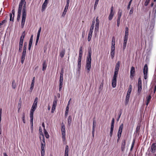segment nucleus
I'll return each instance as SVG.
<instances>
[{
	"mask_svg": "<svg viewBox=\"0 0 156 156\" xmlns=\"http://www.w3.org/2000/svg\"><path fill=\"white\" fill-rule=\"evenodd\" d=\"M120 62L118 61L116 63L115 69V71L113 77L112 79V85L113 88L116 87L117 84V77L118 74L119 69L120 67Z\"/></svg>",
	"mask_w": 156,
	"mask_h": 156,
	"instance_id": "f257e3e1",
	"label": "nucleus"
},
{
	"mask_svg": "<svg viewBox=\"0 0 156 156\" xmlns=\"http://www.w3.org/2000/svg\"><path fill=\"white\" fill-rule=\"evenodd\" d=\"M92 53L91 48H89L88 49V54L86 59V65L85 67V69L87 70L88 73H89L91 68L92 61L91 56Z\"/></svg>",
	"mask_w": 156,
	"mask_h": 156,
	"instance_id": "f03ea898",
	"label": "nucleus"
},
{
	"mask_svg": "<svg viewBox=\"0 0 156 156\" xmlns=\"http://www.w3.org/2000/svg\"><path fill=\"white\" fill-rule=\"evenodd\" d=\"M22 10V17L21 21V27L23 28L26 21V17L27 15V12L26 10V3H24L23 6Z\"/></svg>",
	"mask_w": 156,
	"mask_h": 156,
	"instance_id": "7ed1b4c3",
	"label": "nucleus"
},
{
	"mask_svg": "<svg viewBox=\"0 0 156 156\" xmlns=\"http://www.w3.org/2000/svg\"><path fill=\"white\" fill-rule=\"evenodd\" d=\"M82 48V46L80 47L79 51V56L78 58L77 65V71L79 72L80 71L81 69V59L83 55Z\"/></svg>",
	"mask_w": 156,
	"mask_h": 156,
	"instance_id": "20e7f679",
	"label": "nucleus"
},
{
	"mask_svg": "<svg viewBox=\"0 0 156 156\" xmlns=\"http://www.w3.org/2000/svg\"><path fill=\"white\" fill-rule=\"evenodd\" d=\"M38 98L37 97L35 98L33 104L30 109V113H34V112L35 110L37 104Z\"/></svg>",
	"mask_w": 156,
	"mask_h": 156,
	"instance_id": "39448f33",
	"label": "nucleus"
},
{
	"mask_svg": "<svg viewBox=\"0 0 156 156\" xmlns=\"http://www.w3.org/2000/svg\"><path fill=\"white\" fill-rule=\"evenodd\" d=\"M141 125V123H138L137 125L136 130L134 133L135 137L138 136H139L140 132V128Z\"/></svg>",
	"mask_w": 156,
	"mask_h": 156,
	"instance_id": "423d86ee",
	"label": "nucleus"
},
{
	"mask_svg": "<svg viewBox=\"0 0 156 156\" xmlns=\"http://www.w3.org/2000/svg\"><path fill=\"white\" fill-rule=\"evenodd\" d=\"M148 72V67L147 64H145L143 68V73L144 75V79L146 80L148 78L147 73Z\"/></svg>",
	"mask_w": 156,
	"mask_h": 156,
	"instance_id": "0eeeda50",
	"label": "nucleus"
},
{
	"mask_svg": "<svg viewBox=\"0 0 156 156\" xmlns=\"http://www.w3.org/2000/svg\"><path fill=\"white\" fill-rule=\"evenodd\" d=\"M30 130L32 133L33 131V118L34 113H30Z\"/></svg>",
	"mask_w": 156,
	"mask_h": 156,
	"instance_id": "6e6552de",
	"label": "nucleus"
},
{
	"mask_svg": "<svg viewBox=\"0 0 156 156\" xmlns=\"http://www.w3.org/2000/svg\"><path fill=\"white\" fill-rule=\"evenodd\" d=\"M61 132L62 135V138L64 140L65 139V136H66V131L65 126L64 125L63 122L62 123L61 125Z\"/></svg>",
	"mask_w": 156,
	"mask_h": 156,
	"instance_id": "1a4fd4ad",
	"label": "nucleus"
},
{
	"mask_svg": "<svg viewBox=\"0 0 156 156\" xmlns=\"http://www.w3.org/2000/svg\"><path fill=\"white\" fill-rule=\"evenodd\" d=\"M114 8L112 6L111 8V10L109 16H108V20L110 21L112 20L114 16L115 12L113 11Z\"/></svg>",
	"mask_w": 156,
	"mask_h": 156,
	"instance_id": "9d476101",
	"label": "nucleus"
},
{
	"mask_svg": "<svg viewBox=\"0 0 156 156\" xmlns=\"http://www.w3.org/2000/svg\"><path fill=\"white\" fill-rule=\"evenodd\" d=\"M135 68L134 67L132 66L130 70V78L131 79H133L135 76Z\"/></svg>",
	"mask_w": 156,
	"mask_h": 156,
	"instance_id": "9b49d317",
	"label": "nucleus"
},
{
	"mask_svg": "<svg viewBox=\"0 0 156 156\" xmlns=\"http://www.w3.org/2000/svg\"><path fill=\"white\" fill-rule=\"evenodd\" d=\"M49 0H45L44 3L42 5V8L41 10L42 12H43L45 9L48 3Z\"/></svg>",
	"mask_w": 156,
	"mask_h": 156,
	"instance_id": "f8f14e48",
	"label": "nucleus"
},
{
	"mask_svg": "<svg viewBox=\"0 0 156 156\" xmlns=\"http://www.w3.org/2000/svg\"><path fill=\"white\" fill-rule=\"evenodd\" d=\"M126 141V139H124L122 140L121 145V150L122 151H125Z\"/></svg>",
	"mask_w": 156,
	"mask_h": 156,
	"instance_id": "ddd939ff",
	"label": "nucleus"
},
{
	"mask_svg": "<svg viewBox=\"0 0 156 156\" xmlns=\"http://www.w3.org/2000/svg\"><path fill=\"white\" fill-rule=\"evenodd\" d=\"M150 151L153 153H154L156 152V143H152L151 146Z\"/></svg>",
	"mask_w": 156,
	"mask_h": 156,
	"instance_id": "4468645a",
	"label": "nucleus"
},
{
	"mask_svg": "<svg viewBox=\"0 0 156 156\" xmlns=\"http://www.w3.org/2000/svg\"><path fill=\"white\" fill-rule=\"evenodd\" d=\"M123 128V123H122L119 126L118 131L117 132V135H122Z\"/></svg>",
	"mask_w": 156,
	"mask_h": 156,
	"instance_id": "2eb2a0df",
	"label": "nucleus"
},
{
	"mask_svg": "<svg viewBox=\"0 0 156 156\" xmlns=\"http://www.w3.org/2000/svg\"><path fill=\"white\" fill-rule=\"evenodd\" d=\"M155 18H152L150 22V28L152 30L154 28L155 24Z\"/></svg>",
	"mask_w": 156,
	"mask_h": 156,
	"instance_id": "dca6fc26",
	"label": "nucleus"
},
{
	"mask_svg": "<svg viewBox=\"0 0 156 156\" xmlns=\"http://www.w3.org/2000/svg\"><path fill=\"white\" fill-rule=\"evenodd\" d=\"M128 39V37H124L123 39V50H124L126 48Z\"/></svg>",
	"mask_w": 156,
	"mask_h": 156,
	"instance_id": "f3484780",
	"label": "nucleus"
},
{
	"mask_svg": "<svg viewBox=\"0 0 156 156\" xmlns=\"http://www.w3.org/2000/svg\"><path fill=\"white\" fill-rule=\"evenodd\" d=\"M25 3H26L25 0H21L19 5L18 10H22L23 6Z\"/></svg>",
	"mask_w": 156,
	"mask_h": 156,
	"instance_id": "a211bd4d",
	"label": "nucleus"
},
{
	"mask_svg": "<svg viewBox=\"0 0 156 156\" xmlns=\"http://www.w3.org/2000/svg\"><path fill=\"white\" fill-rule=\"evenodd\" d=\"M99 23H96L95 25V27L94 30V34L96 35L98 32L99 29Z\"/></svg>",
	"mask_w": 156,
	"mask_h": 156,
	"instance_id": "6ab92c4d",
	"label": "nucleus"
},
{
	"mask_svg": "<svg viewBox=\"0 0 156 156\" xmlns=\"http://www.w3.org/2000/svg\"><path fill=\"white\" fill-rule=\"evenodd\" d=\"M17 83H16L14 80H12V87L13 89H15L17 86Z\"/></svg>",
	"mask_w": 156,
	"mask_h": 156,
	"instance_id": "aec40b11",
	"label": "nucleus"
},
{
	"mask_svg": "<svg viewBox=\"0 0 156 156\" xmlns=\"http://www.w3.org/2000/svg\"><path fill=\"white\" fill-rule=\"evenodd\" d=\"M42 142L41 141V147L42 146H43V148H44V147L45 146V140L44 137V136H42Z\"/></svg>",
	"mask_w": 156,
	"mask_h": 156,
	"instance_id": "412c9836",
	"label": "nucleus"
},
{
	"mask_svg": "<svg viewBox=\"0 0 156 156\" xmlns=\"http://www.w3.org/2000/svg\"><path fill=\"white\" fill-rule=\"evenodd\" d=\"M22 10H18L17 16V22H19L20 19V16L21 15V12Z\"/></svg>",
	"mask_w": 156,
	"mask_h": 156,
	"instance_id": "4be33fe9",
	"label": "nucleus"
},
{
	"mask_svg": "<svg viewBox=\"0 0 156 156\" xmlns=\"http://www.w3.org/2000/svg\"><path fill=\"white\" fill-rule=\"evenodd\" d=\"M47 67V65L46 63V61L44 60L43 61L42 64V71H45Z\"/></svg>",
	"mask_w": 156,
	"mask_h": 156,
	"instance_id": "5701e85b",
	"label": "nucleus"
},
{
	"mask_svg": "<svg viewBox=\"0 0 156 156\" xmlns=\"http://www.w3.org/2000/svg\"><path fill=\"white\" fill-rule=\"evenodd\" d=\"M137 94L138 95H140L142 90V85H137Z\"/></svg>",
	"mask_w": 156,
	"mask_h": 156,
	"instance_id": "b1692460",
	"label": "nucleus"
},
{
	"mask_svg": "<svg viewBox=\"0 0 156 156\" xmlns=\"http://www.w3.org/2000/svg\"><path fill=\"white\" fill-rule=\"evenodd\" d=\"M69 155V147L68 145L66 146L64 156H68Z\"/></svg>",
	"mask_w": 156,
	"mask_h": 156,
	"instance_id": "393cba45",
	"label": "nucleus"
},
{
	"mask_svg": "<svg viewBox=\"0 0 156 156\" xmlns=\"http://www.w3.org/2000/svg\"><path fill=\"white\" fill-rule=\"evenodd\" d=\"M130 95L127 94L126 98V99H125V104L126 105L129 101V99Z\"/></svg>",
	"mask_w": 156,
	"mask_h": 156,
	"instance_id": "a878e982",
	"label": "nucleus"
},
{
	"mask_svg": "<svg viewBox=\"0 0 156 156\" xmlns=\"http://www.w3.org/2000/svg\"><path fill=\"white\" fill-rule=\"evenodd\" d=\"M72 117L71 115H69L68 119H67V122H68V124L69 125V126H70L71 125V123L72 122Z\"/></svg>",
	"mask_w": 156,
	"mask_h": 156,
	"instance_id": "bb28decb",
	"label": "nucleus"
},
{
	"mask_svg": "<svg viewBox=\"0 0 156 156\" xmlns=\"http://www.w3.org/2000/svg\"><path fill=\"white\" fill-rule=\"evenodd\" d=\"M57 101L58 100L55 97L53 101V104L52 107L56 108V107L57 105Z\"/></svg>",
	"mask_w": 156,
	"mask_h": 156,
	"instance_id": "cd10ccee",
	"label": "nucleus"
},
{
	"mask_svg": "<svg viewBox=\"0 0 156 156\" xmlns=\"http://www.w3.org/2000/svg\"><path fill=\"white\" fill-rule=\"evenodd\" d=\"M132 89V86L130 84L129 86V87L128 89L127 94L130 95Z\"/></svg>",
	"mask_w": 156,
	"mask_h": 156,
	"instance_id": "c85d7f7f",
	"label": "nucleus"
},
{
	"mask_svg": "<svg viewBox=\"0 0 156 156\" xmlns=\"http://www.w3.org/2000/svg\"><path fill=\"white\" fill-rule=\"evenodd\" d=\"M65 49H63L60 52L59 55L61 58H62L64 56L65 54Z\"/></svg>",
	"mask_w": 156,
	"mask_h": 156,
	"instance_id": "c756f323",
	"label": "nucleus"
},
{
	"mask_svg": "<svg viewBox=\"0 0 156 156\" xmlns=\"http://www.w3.org/2000/svg\"><path fill=\"white\" fill-rule=\"evenodd\" d=\"M44 133L46 138L47 139H48L49 138L50 136L48 134V133L46 129H44Z\"/></svg>",
	"mask_w": 156,
	"mask_h": 156,
	"instance_id": "7c9ffc66",
	"label": "nucleus"
},
{
	"mask_svg": "<svg viewBox=\"0 0 156 156\" xmlns=\"http://www.w3.org/2000/svg\"><path fill=\"white\" fill-rule=\"evenodd\" d=\"M43 146H42L41 147V156H44L45 154V150L44 148H43Z\"/></svg>",
	"mask_w": 156,
	"mask_h": 156,
	"instance_id": "2f4dec72",
	"label": "nucleus"
},
{
	"mask_svg": "<svg viewBox=\"0 0 156 156\" xmlns=\"http://www.w3.org/2000/svg\"><path fill=\"white\" fill-rule=\"evenodd\" d=\"M95 23V21L94 20H93L92 21L91 25L90 27V30H94V24Z\"/></svg>",
	"mask_w": 156,
	"mask_h": 156,
	"instance_id": "473e14b6",
	"label": "nucleus"
},
{
	"mask_svg": "<svg viewBox=\"0 0 156 156\" xmlns=\"http://www.w3.org/2000/svg\"><path fill=\"white\" fill-rule=\"evenodd\" d=\"M122 110L120 109L119 111V112L118 114V117L117 119L116 120L117 121H118L119 120V119L120 118L121 116L122 115Z\"/></svg>",
	"mask_w": 156,
	"mask_h": 156,
	"instance_id": "72a5a7b5",
	"label": "nucleus"
},
{
	"mask_svg": "<svg viewBox=\"0 0 156 156\" xmlns=\"http://www.w3.org/2000/svg\"><path fill=\"white\" fill-rule=\"evenodd\" d=\"M9 21H12L13 22L14 21V18L15 16H13V15L11 14V13H9Z\"/></svg>",
	"mask_w": 156,
	"mask_h": 156,
	"instance_id": "f704fd0d",
	"label": "nucleus"
},
{
	"mask_svg": "<svg viewBox=\"0 0 156 156\" xmlns=\"http://www.w3.org/2000/svg\"><path fill=\"white\" fill-rule=\"evenodd\" d=\"M96 122L95 120V117L93 119L92 129H95L96 126Z\"/></svg>",
	"mask_w": 156,
	"mask_h": 156,
	"instance_id": "c9c22d12",
	"label": "nucleus"
},
{
	"mask_svg": "<svg viewBox=\"0 0 156 156\" xmlns=\"http://www.w3.org/2000/svg\"><path fill=\"white\" fill-rule=\"evenodd\" d=\"M155 7H156V8L155 9L154 8V9L153 10V18H155L156 16V6L155 5Z\"/></svg>",
	"mask_w": 156,
	"mask_h": 156,
	"instance_id": "e433bc0d",
	"label": "nucleus"
},
{
	"mask_svg": "<svg viewBox=\"0 0 156 156\" xmlns=\"http://www.w3.org/2000/svg\"><path fill=\"white\" fill-rule=\"evenodd\" d=\"M41 30V27H40L38 31V32H37V37L39 38Z\"/></svg>",
	"mask_w": 156,
	"mask_h": 156,
	"instance_id": "4c0bfd02",
	"label": "nucleus"
},
{
	"mask_svg": "<svg viewBox=\"0 0 156 156\" xmlns=\"http://www.w3.org/2000/svg\"><path fill=\"white\" fill-rule=\"evenodd\" d=\"M26 51L27 50H23V52L22 53V55L21 57H24L25 58V56L26 55Z\"/></svg>",
	"mask_w": 156,
	"mask_h": 156,
	"instance_id": "58836bf2",
	"label": "nucleus"
},
{
	"mask_svg": "<svg viewBox=\"0 0 156 156\" xmlns=\"http://www.w3.org/2000/svg\"><path fill=\"white\" fill-rule=\"evenodd\" d=\"M151 94L147 96L146 97V100L147 101H148L150 102V100L151 99Z\"/></svg>",
	"mask_w": 156,
	"mask_h": 156,
	"instance_id": "ea45409f",
	"label": "nucleus"
},
{
	"mask_svg": "<svg viewBox=\"0 0 156 156\" xmlns=\"http://www.w3.org/2000/svg\"><path fill=\"white\" fill-rule=\"evenodd\" d=\"M99 1H98L95 0L94 7V10L96 9Z\"/></svg>",
	"mask_w": 156,
	"mask_h": 156,
	"instance_id": "a19ab883",
	"label": "nucleus"
},
{
	"mask_svg": "<svg viewBox=\"0 0 156 156\" xmlns=\"http://www.w3.org/2000/svg\"><path fill=\"white\" fill-rule=\"evenodd\" d=\"M132 1L133 0H130L128 4L127 5V10H129L130 9L131 5V4Z\"/></svg>",
	"mask_w": 156,
	"mask_h": 156,
	"instance_id": "79ce46f5",
	"label": "nucleus"
},
{
	"mask_svg": "<svg viewBox=\"0 0 156 156\" xmlns=\"http://www.w3.org/2000/svg\"><path fill=\"white\" fill-rule=\"evenodd\" d=\"M153 85H155L156 83V75H154L153 76Z\"/></svg>",
	"mask_w": 156,
	"mask_h": 156,
	"instance_id": "37998d69",
	"label": "nucleus"
},
{
	"mask_svg": "<svg viewBox=\"0 0 156 156\" xmlns=\"http://www.w3.org/2000/svg\"><path fill=\"white\" fill-rule=\"evenodd\" d=\"M93 30H90L88 34V36L92 37Z\"/></svg>",
	"mask_w": 156,
	"mask_h": 156,
	"instance_id": "c03bdc74",
	"label": "nucleus"
},
{
	"mask_svg": "<svg viewBox=\"0 0 156 156\" xmlns=\"http://www.w3.org/2000/svg\"><path fill=\"white\" fill-rule=\"evenodd\" d=\"M39 132L40 134V135H41L42 136H44V134L43 133V132H42V129L41 126H40L39 127Z\"/></svg>",
	"mask_w": 156,
	"mask_h": 156,
	"instance_id": "a18cd8bd",
	"label": "nucleus"
},
{
	"mask_svg": "<svg viewBox=\"0 0 156 156\" xmlns=\"http://www.w3.org/2000/svg\"><path fill=\"white\" fill-rule=\"evenodd\" d=\"M151 0H146L144 3V5L145 6H147Z\"/></svg>",
	"mask_w": 156,
	"mask_h": 156,
	"instance_id": "49530a36",
	"label": "nucleus"
},
{
	"mask_svg": "<svg viewBox=\"0 0 156 156\" xmlns=\"http://www.w3.org/2000/svg\"><path fill=\"white\" fill-rule=\"evenodd\" d=\"M115 51H111L110 52V55L112 59H113L115 55Z\"/></svg>",
	"mask_w": 156,
	"mask_h": 156,
	"instance_id": "de8ad7c7",
	"label": "nucleus"
},
{
	"mask_svg": "<svg viewBox=\"0 0 156 156\" xmlns=\"http://www.w3.org/2000/svg\"><path fill=\"white\" fill-rule=\"evenodd\" d=\"M133 7L131 8L130 9L129 13V16H131L133 13Z\"/></svg>",
	"mask_w": 156,
	"mask_h": 156,
	"instance_id": "09e8293b",
	"label": "nucleus"
},
{
	"mask_svg": "<svg viewBox=\"0 0 156 156\" xmlns=\"http://www.w3.org/2000/svg\"><path fill=\"white\" fill-rule=\"evenodd\" d=\"M26 35L25 31H23L22 34L21 36L20 37H22L23 38H24L25 36Z\"/></svg>",
	"mask_w": 156,
	"mask_h": 156,
	"instance_id": "8fccbe9b",
	"label": "nucleus"
},
{
	"mask_svg": "<svg viewBox=\"0 0 156 156\" xmlns=\"http://www.w3.org/2000/svg\"><path fill=\"white\" fill-rule=\"evenodd\" d=\"M138 85H142L141 79L140 77H139L138 78Z\"/></svg>",
	"mask_w": 156,
	"mask_h": 156,
	"instance_id": "3c124183",
	"label": "nucleus"
},
{
	"mask_svg": "<svg viewBox=\"0 0 156 156\" xmlns=\"http://www.w3.org/2000/svg\"><path fill=\"white\" fill-rule=\"evenodd\" d=\"M27 43L26 42H24L23 47V49L27 50Z\"/></svg>",
	"mask_w": 156,
	"mask_h": 156,
	"instance_id": "603ef678",
	"label": "nucleus"
},
{
	"mask_svg": "<svg viewBox=\"0 0 156 156\" xmlns=\"http://www.w3.org/2000/svg\"><path fill=\"white\" fill-rule=\"evenodd\" d=\"M120 19H117V25L118 27H119L120 25Z\"/></svg>",
	"mask_w": 156,
	"mask_h": 156,
	"instance_id": "864d4df0",
	"label": "nucleus"
},
{
	"mask_svg": "<svg viewBox=\"0 0 156 156\" xmlns=\"http://www.w3.org/2000/svg\"><path fill=\"white\" fill-rule=\"evenodd\" d=\"M63 81L59 80V87H62L63 85Z\"/></svg>",
	"mask_w": 156,
	"mask_h": 156,
	"instance_id": "5fc2aeb1",
	"label": "nucleus"
},
{
	"mask_svg": "<svg viewBox=\"0 0 156 156\" xmlns=\"http://www.w3.org/2000/svg\"><path fill=\"white\" fill-rule=\"evenodd\" d=\"M67 11H66L65 10H64V11L62 12V17H64V16H65L66 14V12H67Z\"/></svg>",
	"mask_w": 156,
	"mask_h": 156,
	"instance_id": "6e6d98bb",
	"label": "nucleus"
},
{
	"mask_svg": "<svg viewBox=\"0 0 156 156\" xmlns=\"http://www.w3.org/2000/svg\"><path fill=\"white\" fill-rule=\"evenodd\" d=\"M69 6V4H66L65 6L64 10H65L66 11H67Z\"/></svg>",
	"mask_w": 156,
	"mask_h": 156,
	"instance_id": "4d7b16f0",
	"label": "nucleus"
},
{
	"mask_svg": "<svg viewBox=\"0 0 156 156\" xmlns=\"http://www.w3.org/2000/svg\"><path fill=\"white\" fill-rule=\"evenodd\" d=\"M129 28L127 27H126L125 34H129Z\"/></svg>",
	"mask_w": 156,
	"mask_h": 156,
	"instance_id": "13d9d810",
	"label": "nucleus"
},
{
	"mask_svg": "<svg viewBox=\"0 0 156 156\" xmlns=\"http://www.w3.org/2000/svg\"><path fill=\"white\" fill-rule=\"evenodd\" d=\"M121 135H117V143H118L120 140V138L121 137Z\"/></svg>",
	"mask_w": 156,
	"mask_h": 156,
	"instance_id": "bf43d9fd",
	"label": "nucleus"
},
{
	"mask_svg": "<svg viewBox=\"0 0 156 156\" xmlns=\"http://www.w3.org/2000/svg\"><path fill=\"white\" fill-rule=\"evenodd\" d=\"M11 13V14H12V15H13V16H15V9H12V10L11 13Z\"/></svg>",
	"mask_w": 156,
	"mask_h": 156,
	"instance_id": "052dcab7",
	"label": "nucleus"
},
{
	"mask_svg": "<svg viewBox=\"0 0 156 156\" xmlns=\"http://www.w3.org/2000/svg\"><path fill=\"white\" fill-rule=\"evenodd\" d=\"M25 59V58L21 57V62L22 64H23Z\"/></svg>",
	"mask_w": 156,
	"mask_h": 156,
	"instance_id": "680f3d73",
	"label": "nucleus"
},
{
	"mask_svg": "<svg viewBox=\"0 0 156 156\" xmlns=\"http://www.w3.org/2000/svg\"><path fill=\"white\" fill-rule=\"evenodd\" d=\"M118 16L117 19H120L121 16H122V13H118Z\"/></svg>",
	"mask_w": 156,
	"mask_h": 156,
	"instance_id": "e2e57ef3",
	"label": "nucleus"
},
{
	"mask_svg": "<svg viewBox=\"0 0 156 156\" xmlns=\"http://www.w3.org/2000/svg\"><path fill=\"white\" fill-rule=\"evenodd\" d=\"M32 45V44L29 43L28 49L29 51H30L31 50Z\"/></svg>",
	"mask_w": 156,
	"mask_h": 156,
	"instance_id": "0e129e2a",
	"label": "nucleus"
},
{
	"mask_svg": "<svg viewBox=\"0 0 156 156\" xmlns=\"http://www.w3.org/2000/svg\"><path fill=\"white\" fill-rule=\"evenodd\" d=\"M113 130H110V137L111 138L112 137V136Z\"/></svg>",
	"mask_w": 156,
	"mask_h": 156,
	"instance_id": "69168bd1",
	"label": "nucleus"
},
{
	"mask_svg": "<svg viewBox=\"0 0 156 156\" xmlns=\"http://www.w3.org/2000/svg\"><path fill=\"white\" fill-rule=\"evenodd\" d=\"M63 75L60 74L59 80L63 81Z\"/></svg>",
	"mask_w": 156,
	"mask_h": 156,
	"instance_id": "338daca9",
	"label": "nucleus"
},
{
	"mask_svg": "<svg viewBox=\"0 0 156 156\" xmlns=\"http://www.w3.org/2000/svg\"><path fill=\"white\" fill-rule=\"evenodd\" d=\"M68 112H69V111H68L67 110H66L65 112V116L66 118L68 114Z\"/></svg>",
	"mask_w": 156,
	"mask_h": 156,
	"instance_id": "774afa93",
	"label": "nucleus"
}]
</instances>
